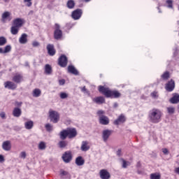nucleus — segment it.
Here are the masks:
<instances>
[{
  "mask_svg": "<svg viewBox=\"0 0 179 179\" xmlns=\"http://www.w3.org/2000/svg\"><path fill=\"white\" fill-rule=\"evenodd\" d=\"M92 0H84L85 2H90Z\"/></svg>",
  "mask_w": 179,
  "mask_h": 179,
  "instance_id": "60",
  "label": "nucleus"
},
{
  "mask_svg": "<svg viewBox=\"0 0 179 179\" xmlns=\"http://www.w3.org/2000/svg\"><path fill=\"white\" fill-rule=\"evenodd\" d=\"M19 43L20 44H26L27 43V35L26 34H22L19 38Z\"/></svg>",
  "mask_w": 179,
  "mask_h": 179,
  "instance_id": "24",
  "label": "nucleus"
},
{
  "mask_svg": "<svg viewBox=\"0 0 179 179\" xmlns=\"http://www.w3.org/2000/svg\"><path fill=\"white\" fill-rule=\"evenodd\" d=\"M178 24H179V21H178Z\"/></svg>",
  "mask_w": 179,
  "mask_h": 179,
  "instance_id": "61",
  "label": "nucleus"
},
{
  "mask_svg": "<svg viewBox=\"0 0 179 179\" xmlns=\"http://www.w3.org/2000/svg\"><path fill=\"white\" fill-rule=\"evenodd\" d=\"M39 150H45L47 148V144L44 141H41L38 145Z\"/></svg>",
  "mask_w": 179,
  "mask_h": 179,
  "instance_id": "33",
  "label": "nucleus"
},
{
  "mask_svg": "<svg viewBox=\"0 0 179 179\" xmlns=\"http://www.w3.org/2000/svg\"><path fill=\"white\" fill-rule=\"evenodd\" d=\"M75 6V2L72 0H69L67 2V7L69 8V9H73Z\"/></svg>",
  "mask_w": 179,
  "mask_h": 179,
  "instance_id": "37",
  "label": "nucleus"
},
{
  "mask_svg": "<svg viewBox=\"0 0 179 179\" xmlns=\"http://www.w3.org/2000/svg\"><path fill=\"white\" fill-rule=\"evenodd\" d=\"M4 87L6 89H9L10 90H15V89H16V85L12 81H6L4 83Z\"/></svg>",
  "mask_w": 179,
  "mask_h": 179,
  "instance_id": "15",
  "label": "nucleus"
},
{
  "mask_svg": "<svg viewBox=\"0 0 179 179\" xmlns=\"http://www.w3.org/2000/svg\"><path fill=\"white\" fill-rule=\"evenodd\" d=\"M71 17L74 20H79L80 17H82V10H75L74 11H73Z\"/></svg>",
  "mask_w": 179,
  "mask_h": 179,
  "instance_id": "7",
  "label": "nucleus"
},
{
  "mask_svg": "<svg viewBox=\"0 0 179 179\" xmlns=\"http://www.w3.org/2000/svg\"><path fill=\"white\" fill-rule=\"evenodd\" d=\"M68 136V131L66 129H64L60 132V139L62 141H64V139H66V137Z\"/></svg>",
  "mask_w": 179,
  "mask_h": 179,
  "instance_id": "31",
  "label": "nucleus"
},
{
  "mask_svg": "<svg viewBox=\"0 0 179 179\" xmlns=\"http://www.w3.org/2000/svg\"><path fill=\"white\" fill-rule=\"evenodd\" d=\"M76 164L78 166H83V164H85V159H83V157L81 156L78 157L76 159Z\"/></svg>",
  "mask_w": 179,
  "mask_h": 179,
  "instance_id": "28",
  "label": "nucleus"
},
{
  "mask_svg": "<svg viewBox=\"0 0 179 179\" xmlns=\"http://www.w3.org/2000/svg\"><path fill=\"white\" fill-rule=\"evenodd\" d=\"M69 173H68L67 171H61L60 175L62 177H64V176H68Z\"/></svg>",
  "mask_w": 179,
  "mask_h": 179,
  "instance_id": "51",
  "label": "nucleus"
},
{
  "mask_svg": "<svg viewBox=\"0 0 179 179\" xmlns=\"http://www.w3.org/2000/svg\"><path fill=\"white\" fill-rule=\"evenodd\" d=\"M111 134H113V131H111V130L106 129V130L103 131L102 138H103V142L108 141V138L111 136Z\"/></svg>",
  "mask_w": 179,
  "mask_h": 179,
  "instance_id": "10",
  "label": "nucleus"
},
{
  "mask_svg": "<svg viewBox=\"0 0 179 179\" xmlns=\"http://www.w3.org/2000/svg\"><path fill=\"white\" fill-rule=\"evenodd\" d=\"M96 114L99 116V118H101V117H104L106 112L103 110H99L97 111Z\"/></svg>",
  "mask_w": 179,
  "mask_h": 179,
  "instance_id": "41",
  "label": "nucleus"
},
{
  "mask_svg": "<svg viewBox=\"0 0 179 179\" xmlns=\"http://www.w3.org/2000/svg\"><path fill=\"white\" fill-rule=\"evenodd\" d=\"M60 99H68V94L66 93V92H60Z\"/></svg>",
  "mask_w": 179,
  "mask_h": 179,
  "instance_id": "46",
  "label": "nucleus"
},
{
  "mask_svg": "<svg viewBox=\"0 0 179 179\" xmlns=\"http://www.w3.org/2000/svg\"><path fill=\"white\" fill-rule=\"evenodd\" d=\"M66 130H67L68 138H69V139H72V138H75V136L78 135L76 129L68 128L66 129Z\"/></svg>",
  "mask_w": 179,
  "mask_h": 179,
  "instance_id": "9",
  "label": "nucleus"
},
{
  "mask_svg": "<svg viewBox=\"0 0 179 179\" xmlns=\"http://www.w3.org/2000/svg\"><path fill=\"white\" fill-rule=\"evenodd\" d=\"M157 9L159 10V13H162V10H160V8L159 7H157Z\"/></svg>",
  "mask_w": 179,
  "mask_h": 179,
  "instance_id": "59",
  "label": "nucleus"
},
{
  "mask_svg": "<svg viewBox=\"0 0 179 179\" xmlns=\"http://www.w3.org/2000/svg\"><path fill=\"white\" fill-rule=\"evenodd\" d=\"M45 128L47 132H52V131H54V126L50 123L46 124Z\"/></svg>",
  "mask_w": 179,
  "mask_h": 179,
  "instance_id": "32",
  "label": "nucleus"
},
{
  "mask_svg": "<svg viewBox=\"0 0 179 179\" xmlns=\"http://www.w3.org/2000/svg\"><path fill=\"white\" fill-rule=\"evenodd\" d=\"M68 71L70 73H73V75H78L79 72L73 66H69Z\"/></svg>",
  "mask_w": 179,
  "mask_h": 179,
  "instance_id": "29",
  "label": "nucleus"
},
{
  "mask_svg": "<svg viewBox=\"0 0 179 179\" xmlns=\"http://www.w3.org/2000/svg\"><path fill=\"white\" fill-rule=\"evenodd\" d=\"M54 37L55 40H59L62 38V31L61 30V26L59 24H55Z\"/></svg>",
  "mask_w": 179,
  "mask_h": 179,
  "instance_id": "4",
  "label": "nucleus"
},
{
  "mask_svg": "<svg viewBox=\"0 0 179 179\" xmlns=\"http://www.w3.org/2000/svg\"><path fill=\"white\" fill-rule=\"evenodd\" d=\"M2 149L6 152H9L12 149V144L9 141H3L2 143Z\"/></svg>",
  "mask_w": 179,
  "mask_h": 179,
  "instance_id": "13",
  "label": "nucleus"
},
{
  "mask_svg": "<svg viewBox=\"0 0 179 179\" xmlns=\"http://www.w3.org/2000/svg\"><path fill=\"white\" fill-rule=\"evenodd\" d=\"M13 115L14 117L19 118V117H20V115H22V110L19 108H15L13 111Z\"/></svg>",
  "mask_w": 179,
  "mask_h": 179,
  "instance_id": "25",
  "label": "nucleus"
},
{
  "mask_svg": "<svg viewBox=\"0 0 179 179\" xmlns=\"http://www.w3.org/2000/svg\"><path fill=\"white\" fill-rule=\"evenodd\" d=\"M175 87H176V83L174 82V80H171L166 85L165 89H166V90H167V92H173V90H174Z\"/></svg>",
  "mask_w": 179,
  "mask_h": 179,
  "instance_id": "11",
  "label": "nucleus"
},
{
  "mask_svg": "<svg viewBox=\"0 0 179 179\" xmlns=\"http://www.w3.org/2000/svg\"><path fill=\"white\" fill-rule=\"evenodd\" d=\"M99 122L101 125H108L110 124V118L106 115L101 116V117L99 118Z\"/></svg>",
  "mask_w": 179,
  "mask_h": 179,
  "instance_id": "12",
  "label": "nucleus"
},
{
  "mask_svg": "<svg viewBox=\"0 0 179 179\" xmlns=\"http://www.w3.org/2000/svg\"><path fill=\"white\" fill-rule=\"evenodd\" d=\"M92 101L94 103H96V104H103L106 102V99L103 96L95 97L92 99Z\"/></svg>",
  "mask_w": 179,
  "mask_h": 179,
  "instance_id": "19",
  "label": "nucleus"
},
{
  "mask_svg": "<svg viewBox=\"0 0 179 179\" xmlns=\"http://www.w3.org/2000/svg\"><path fill=\"white\" fill-rule=\"evenodd\" d=\"M161 176L159 173H151L150 174V179H160Z\"/></svg>",
  "mask_w": 179,
  "mask_h": 179,
  "instance_id": "39",
  "label": "nucleus"
},
{
  "mask_svg": "<svg viewBox=\"0 0 179 179\" xmlns=\"http://www.w3.org/2000/svg\"><path fill=\"white\" fill-rule=\"evenodd\" d=\"M17 106H22V102H17Z\"/></svg>",
  "mask_w": 179,
  "mask_h": 179,
  "instance_id": "58",
  "label": "nucleus"
},
{
  "mask_svg": "<svg viewBox=\"0 0 179 179\" xmlns=\"http://www.w3.org/2000/svg\"><path fill=\"white\" fill-rule=\"evenodd\" d=\"M58 145L61 149H64V148H66L68 143H66L65 141H61L59 142Z\"/></svg>",
  "mask_w": 179,
  "mask_h": 179,
  "instance_id": "36",
  "label": "nucleus"
},
{
  "mask_svg": "<svg viewBox=\"0 0 179 179\" xmlns=\"http://www.w3.org/2000/svg\"><path fill=\"white\" fill-rule=\"evenodd\" d=\"M67 64H68V58H66V56L64 55H62L59 58V65L62 68H65V66H66Z\"/></svg>",
  "mask_w": 179,
  "mask_h": 179,
  "instance_id": "8",
  "label": "nucleus"
},
{
  "mask_svg": "<svg viewBox=\"0 0 179 179\" xmlns=\"http://www.w3.org/2000/svg\"><path fill=\"white\" fill-rule=\"evenodd\" d=\"M150 96H151V97H152V99H158L159 93L156 91H154L150 94Z\"/></svg>",
  "mask_w": 179,
  "mask_h": 179,
  "instance_id": "45",
  "label": "nucleus"
},
{
  "mask_svg": "<svg viewBox=\"0 0 179 179\" xmlns=\"http://www.w3.org/2000/svg\"><path fill=\"white\" fill-rule=\"evenodd\" d=\"M0 117L2 120H6V113H5V112H1L0 113Z\"/></svg>",
  "mask_w": 179,
  "mask_h": 179,
  "instance_id": "49",
  "label": "nucleus"
},
{
  "mask_svg": "<svg viewBox=\"0 0 179 179\" xmlns=\"http://www.w3.org/2000/svg\"><path fill=\"white\" fill-rule=\"evenodd\" d=\"M34 127V122L33 120H27L24 122V128L25 129H32Z\"/></svg>",
  "mask_w": 179,
  "mask_h": 179,
  "instance_id": "22",
  "label": "nucleus"
},
{
  "mask_svg": "<svg viewBox=\"0 0 179 179\" xmlns=\"http://www.w3.org/2000/svg\"><path fill=\"white\" fill-rule=\"evenodd\" d=\"M12 17H10V12L6 11L1 15V22L3 23H6V22H10Z\"/></svg>",
  "mask_w": 179,
  "mask_h": 179,
  "instance_id": "6",
  "label": "nucleus"
},
{
  "mask_svg": "<svg viewBox=\"0 0 179 179\" xmlns=\"http://www.w3.org/2000/svg\"><path fill=\"white\" fill-rule=\"evenodd\" d=\"M175 173H176V174H179V167L175 169Z\"/></svg>",
  "mask_w": 179,
  "mask_h": 179,
  "instance_id": "56",
  "label": "nucleus"
},
{
  "mask_svg": "<svg viewBox=\"0 0 179 179\" xmlns=\"http://www.w3.org/2000/svg\"><path fill=\"white\" fill-rule=\"evenodd\" d=\"M80 149L83 152H87L90 149V145H89V141H82Z\"/></svg>",
  "mask_w": 179,
  "mask_h": 179,
  "instance_id": "17",
  "label": "nucleus"
},
{
  "mask_svg": "<svg viewBox=\"0 0 179 179\" xmlns=\"http://www.w3.org/2000/svg\"><path fill=\"white\" fill-rule=\"evenodd\" d=\"M6 43H7L6 38H5L3 36H1L0 37V46L5 45V44H6Z\"/></svg>",
  "mask_w": 179,
  "mask_h": 179,
  "instance_id": "38",
  "label": "nucleus"
},
{
  "mask_svg": "<svg viewBox=\"0 0 179 179\" xmlns=\"http://www.w3.org/2000/svg\"><path fill=\"white\" fill-rule=\"evenodd\" d=\"M3 162H5V157L3 155H0V163H3Z\"/></svg>",
  "mask_w": 179,
  "mask_h": 179,
  "instance_id": "54",
  "label": "nucleus"
},
{
  "mask_svg": "<svg viewBox=\"0 0 179 179\" xmlns=\"http://www.w3.org/2000/svg\"><path fill=\"white\" fill-rule=\"evenodd\" d=\"M126 121L125 116L124 115H120L117 120L113 122L115 125H120V124H124Z\"/></svg>",
  "mask_w": 179,
  "mask_h": 179,
  "instance_id": "16",
  "label": "nucleus"
},
{
  "mask_svg": "<svg viewBox=\"0 0 179 179\" xmlns=\"http://www.w3.org/2000/svg\"><path fill=\"white\" fill-rule=\"evenodd\" d=\"M45 72L47 73V75H50L51 72H52V69L51 68V66L50 64H46L45 66Z\"/></svg>",
  "mask_w": 179,
  "mask_h": 179,
  "instance_id": "35",
  "label": "nucleus"
},
{
  "mask_svg": "<svg viewBox=\"0 0 179 179\" xmlns=\"http://www.w3.org/2000/svg\"><path fill=\"white\" fill-rule=\"evenodd\" d=\"M10 32H11V34H13L14 36L17 34V33H19V27H15V25L11 27Z\"/></svg>",
  "mask_w": 179,
  "mask_h": 179,
  "instance_id": "34",
  "label": "nucleus"
},
{
  "mask_svg": "<svg viewBox=\"0 0 179 179\" xmlns=\"http://www.w3.org/2000/svg\"><path fill=\"white\" fill-rule=\"evenodd\" d=\"M59 85L60 86H64L65 85V79H61L59 80Z\"/></svg>",
  "mask_w": 179,
  "mask_h": 179,
  "instance_id": "50",
  "label": "nucleus"
},
{
  "mask_svg": "<svg viewBox=\"0 0 179 179\" xmlns=\"http://www.w3.org/2000/svg\"><path fill=\"white\" fill-rule=\"evenodd\" d=\"M99 174L101 179H109L110 177V173L106 169L101 170Z\"/></svg>",
  "mask_w": 179,
  "mask_h": 179,
  "instance_id": "14",
  "label": "nucleus"
},
{
  "mask_svg": "<svg viewBox=\"0 0 179 179\" xmlns=\"http://www.w3.org/2000/svg\"><path fill=\"white\" fill-rule=\"evenodd\" d=\"M162 115H163L162 110L156 108H152L148 113V118L150 122H152L153 124L160 122L162 120Z\"/></svg>",
  "mask_w": 179,
  "mask_h": 179,
  "instance_id": "2",
  "label": "nucleus"
},
{
  "mask_svg": "<svg viewBox=\"0 0 179 179\" xmlns=\"http://www.w3.org/2000/svg\"><path fill=\"white\" fill-rule=\"evenodd\" d=\"M166 6L169 9H173V0H166Z\"/></svg>",
  "mask_w": 179,
  "mask_h": 179,
  "instance_id": "42",
  "label": "nucleus"
},
{
  "mask_svg": "<svg viewBox=\"0 0 179 179\" xmlns=\"http://www.w3.org/2000/svg\"><path fill=\"white\" fill-rule=\"evenodd\" d=\"M178 113H179V106H178Z\"/></svg>",
  "mask_w": 179,
  "mask_h": 179,
  "instance_id": "62",
  "label": "nucleus"
},
{
  "mask_svg": "<svg viewBox=\"0 0 179 179\" xmlns=\"http://www.w3.org/2000/svg\"><path fill=\"white\" fill-rule=\"evenodd\" d=\"M33 97H40L41 96V90L40 89H35L32 92Z\"/></svg>",
  "mask_w": 179,
  "mask_h": 179,
  "instance_id": "30",
  "label": "nucleus"
},
{
  "mask_svg": "<svg viewBox=\"0 0 179 179\" xmlns=\"http://www.w3.org/2000/svg\"><path fill=\"white\" fill-rule=\"evenodd\" d=\"M49 117L53 124H57L59 121V113L55 110H50L49 112Z\"/></svg>",
  "mask_w": 179,
  "mask_h": 179,
  "instance_id": "3",
  "label": "nucleus"
},
{
  "mask_svg": "<svg viewBox=\"0 0 179 179\" xmlns=\"http://www.w3.org/2000/svg\"><path fill=\"white\" fill-rule=\"evenodd\" d=\"M26 156H27L26 152H24V151H22V152H21L20 153V159H26Z\"/></svg>",
  "mask_w": 179,
  "mask_h": 179,
  "instance_id": "47",
  "label": "nucleus"
},
{
  "mask_svg": "<svg viewBox=\"0 0 179 179\" xmlns=\"http://www.w3.org/2000/svg\"><path fill=\"white\" fill-rule=\"evenodd\" d=\"M162 152L164 153V155H169V150H167V148H163Z\"/></svg>",
  "mask_w": 179,
  "mask_h": 179,
  "instance_id": "53",
  "label": "nucleus"
},
{
  "mask_svg": "<svg viewBox=\"0 0 179 179\" xmlns=\"http://www.w3.org/2000/svg\"><path fill=\"white\" fill-rule=\"evenodd\" d=\"M24 2L27 3V6H28L29 8H30V6L33 5V3H31V0H24Z\"/></svg>",
  "mask_w": 179,
  "mask_h": 179,
  "instance_id": "48",
  "label": "nucleus"
},
{
  "mask_svg": "<svg viewBox=\"0 0 179 179\" xmlns=\"http://www.w3.org/2000/svg\"><path fill=\"white\" fill-rule=\"evenodd\" d=\"M121 152H122V150L121 149H119L117 152H116V155L117 156H121Z\"/></svg>",
  "mask_w": 179,
  "mask_h": 179,
  "instance_id": "55",
  "label": "nucleus"
},
{
  "mask_svg": "<svg viewBox=\"0 0 179 179\" xmlns=\"http://www.w3.org/2000/svg\"><path fill=\"white\" fill-rule=\"evenodd\" d=\"M99 91L103 93L108 99H118L121 97V93L117 90H111L108 87L100 85Z\"/></svg>",
  "mask_w": 179,
  "mask_h": 179,
  "instance_id": "1",
  "label": "nucleus"
},
{
  "mask_svg": "<svg viewBox=\"0 0 179 179\" xmlns=\"http://www.w3.org/2000/svg\"><path fill=\"white\" fill-rule=\"evenodd\" d=\"M120 163H121L122 169H127V167L131 166V162L122 158L120 159Z\"/></svg>",
  "mask_w": 179,
  "mask_h": 179,
  "instance_id": "23",
  "label": "nucleus"
},
{
  "mask_svg": "<svg viewBox=\"0 0 179 179\" xmlns=\"http://www.w3.org/2000/svg\"><path fill=\"white\" fill-rule=\"evenodd\" d=\"M33 47H38L40 45V43L37 41H34L32 43Z\"/></svg>",
  "mask_w": 179,
  "mask_h": 179,
  "instance_id": "52",
  "label": "nucleus"
},
{
  "mask_svg": "<svg viewBox=\"0 0 179 179\" xmlns=\"http://www.w3.org/2000/svg\"><path fill=\"white\" fill-rule=\"evenodd\" d=\"M80 89H81V92H83V93H84L85 94H87V96H90V92H89V90H87V89H86L85 86L80 87Z\"/></svg>",
  "mask_w": 179,
  "mask_h": 179,
  "instance_id": "40",
  "label": "nucleus"
},
{
  "mask_svg": "<svg viewBox=\"0 0 179 179\" xmlns=\"http://www.w3.org/2000/svg\"><path fill=\"white\" fill-rule=\"evenodd\" d=\"M170 102L172 103V104H177V103H179V94H173V97L170 99Z\"/></svg>",
  "mask_w": 179,
  "mask_h": 179,
  "instance_id": "26",
  "label": "nucleus"
},
{
  "mask_svg": "<svg viewBox=\"0 0 179 179\" xmlns=\"http://www.w3.org/2000/svg\"><path fill=\"white\" fill-rule=\"evenodd\" d=\"M162 79H164L165 80H167L169 78H170V73L169 71H166L162 76Z\"/></svg>",
  "mask_w": 179,
  "mask_h": 179,
  "instance_id": "43",
  "label": "nucleus"
},
{
  "mask_svg": "<svg viewBox=\"0 0 179 179\" xmlns=\"http://www.w3.org/2000/svg\"><path fill=\"white\" fill-rule=\"evenodd\" d=\"M23 79V76L20 74H16L13 78V80L15 83H20L22 82V80Z\"/></svg>",
  "mask_w": 179,
  "mask_h": 179,
  "instance_id": "27",
  "label": "nucleus"
},
{
  "mask_svg": "<svg viewBox=\"0 0 179 179\" xmlns=\"http://www.w3.org/2000/svg\"><path fill=\"white\" fill-rule=\"evenodd\" d=\"M113 106L115 108H117V107H118V103L117 102H115L114 104H113Z\"/></svg>",
  "mask_w": 179,
  "mask_h": 179,
  "instance_id": "57",
  "label": "nucleus"
},
{
  "mask_svg": "<svg viewBox=\"0 0 179 179\" xmlns=\"http://www.w3.org/2000/svg\"><path fill=\"white\" fill-rule=\"evenodd\" d=\"M62 159L64 163H70V162L72 160V152H71V151L65 152L63 154Z\"/></svg>",
  "mask_w": 179,
  "mask_h": 179,
  "instance_id": "5",
  "label": "nucleus"
},
{
  "mask_svg": "<svg viewBox=\"0 0 179 179\" xmlns=\"http://www.w3.org/2000/svg\"><path fill=\"white\" fill-rule=\"evenodd\" d=\"M167 112L169 113V114H174V113L176 112V108L174 107H168Z\"/></svg>",
  "mask_w": 179,
  "mask_h": 179,
  "instance_id": "44",
  "label": "nucleus"
},
{
  "mask_svg": "<svg viewBox=\"0 0 179 179\" xmlns=\"http://www.w3.org/2000/svg\"><path fill=\"white\" fill-rule=\"evenodd\" d=\"M23 19L22 18H17L15 20H13V24L14 26H15L16 27H22V26H23Z\"/></svg>",
  "mask_w": 179,
  "mask_h": 179,
  "instance_id": "20",
  "label": "nucleus"
},
{
  "mask_svg": "<svg viewBox=\"0 0 179 179\" xmlns=\"http://www.w3.org/2000/svg\"><path fill=\"white\" fill-rule=\"evenodd\" d=\"M47 50L49 55L51 57H54V55H55V49L54 48V45L48 44L47 45Z\"/></svg>",
  "mask_w": 179,
  "mask_h": 179,
  "instance_id": "18",
  "label": "nucleus"
},
{
  "mask_svg": "<svg viewBox=\"0 0 179 179\" xmlns=\"http://www.w3.org/2000/svg\"><path fill=\"white\" fill-rule=\"evenodd\" d=\"M12 50V46L10 45H6L4 49L0 48V54H8V52H10Z\"/></svg>",
  "mask_w": 179,
  "mask_h": 179,
  "instance_id": "21",
  "label": "nucleus"
}]
</instances>
